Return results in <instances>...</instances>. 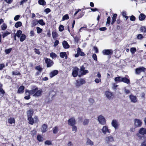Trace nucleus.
Segmentation results:
<instances>
[{
    "label": "nucleus",
    "mask_w": 146,
    "mask_h": 146,
    "mask_svg": "<svg viewBox=\"0 0 146 146\" xmlns=\"http://www.w3.org/2000/svg\"><path fill=\"white\" fill-rule=\"evenodd\" d=\"M35 69L36 70H38L40 73L41 72L42 70V68L40 66H36L35 67Z\"/></svg>",
    "instance_id": "49530a36"
},
{
    "label": "nucleus",
    "mask_w": 146,
    "mask_h": 146,
    "mask_svg": "<svg viewBox=\"0 0 146 146\" xmlns=\"http://www.w3.org/2000/svg\"><path fill=\"white\" fill-rule=\"evenodd\" d=\"M121 80L122 82H123L128 84H129L130 83L129 79L127 78L126 77H122Z\"/></svg>",
    "instance_id": "f3484780"
},
{
    "label": "nucleus",
    "mask_w": 146,
    "mask_h": 146,
    "mask_svg": "<svg viewBox=\"0 0 146 146\" xmlns=\"http://www.w3.org/2000/svg\"><path fill=\"white\" fill-rule=\"evenodd\" d=\"M38 21V23L42 26H43L45 25V23L44 22L43 19H40Z\"/></svg>",
    "instance_id": "a18cd8bd"
},
{
    "label": "nucleus",
    "mask_w": 146,
    "mask_h": 146,
    "mask_svg": "<svg viewBox=\"0 0 146 146\" xmlns=\"http://www.w3.org/2000/svg\"><path fill=\"white\" fill-rule=\"evenodd\" d=\"M82 72L81 73V75H85L89 72L88 70H85L82 71Z\"/></svg>",
    "instance_id": "603ef678"
},
{
    "label": "nucleus",
    "mask_w": 146,
    "mask_h": 146,
    "mask_svg": "<svg viewBox=\"0 0 146 146\" xmlns=\"http://www.w3.org/2000/svg\"><path fill=\"white\" fill-rule=\"evenodd\" d=\"M44 12L46 13V14H48L50 13L51 11L50 9L48 8H46L44 10Z\"/></svg>",
    "instance_id": "69168bd1"
},
{
    "label": "nucleus",
    "mask_w": 146,
    "mask_h": 146,
    "mask_svg": "<svg viewBox=\"0 0 146 146\" xmlns=\"http://www.w3.org/2000/svg\"><path fill=\"white\" fill-rule=\"evenodd\" d=\"M44 143L45 145H52V141L50 140H46L45 142H44Z\"/></svg>",
    "instance_id": "6e6d98bb"
},
{
    "label": "nucleus",
    "mask_w": 146,
    "mask_h": 146,
    "mask_svg": "<svg viewBox=\"0 0 146 146\" xmlns=\"http://www.w3.org/2000/svg\"><path fill=\"white\" fill-rule=\"evenodd\" d=\"M15 120L14 118H10L8 119V122L10 124L15 123Z\"/></svg>",
    "instance_id": "e433bc0d"
},
{
    "label": "nucleus",
    "mask_w": 146,
    "mask_h": 146,
    "mask_svg": "<svg viewBox=\"0 0 146 146\" xmlns=\"http://www.w3.org/2000/svg\"><path fill=\"white\" fill-rule=\"evenodd\" d=\"M104 55L111 56L113 53V51L112 49H104L102 51Z\"/></svg>",
    "instance_id": "423d86ee"
},
{
    "label": "nucleus",
    "mask_w": 146,
    "mask_h": 146,
    "mask_svg": "<svg viewBox=\"0 0 146 146\" xmlns=\"http://www.w3.org/2000/svg\"><path fill=\"white\" fill-rule=\"evenodd\" d=\"M86 144L87 145H90L91 146L93 145H94V142L88 138H87Z\"/></svg>",
    "instance_id": "c756f323"
},
{
    "label": "nucleus",
    "mask_w": 146,
    "mask_h": 146,
    "mask_svg": "<svg viewBox=\"0 0 146 146\" xmlns=\"http://www.w3.org/2000/svg\"><path fill=\"white\" fill-rule=\"evenodd\" d=\"M137 38L138 39L141 40L144 38V36L141 34H139L137 35Z\"/></svg>",
    "instance_id": "4d7b16f0"
},
{
    "label": "nucleus",
    "mask_w": 146,
    "mask_h": 146,
    "mask_svg": "<svg viewBox=\"0 0 146 146\" xmlns=\"http://www.w3.org/2000/svg\"><path fill=\"white\" fill-rule=\"evenodd\" d=\"M50 56L53 59H54V58H56L57 57V55L55 53L52 52L50 53Z\"/></svg>",
    "instance_id": "ea45409f"
},
{
    "label": "nucleus",
    "mask_w": 146,
    "mask_h": 146,
    "mask_svg": "<svg viewBox=\"0 0 146 146\" xmlns=\"http://www.w3.org/2000/svg\"><path fill=\"white\" fill-rule=\"evenodd\" d=\"M64 30V26L62 25H60L59 27V31L60 32Z\"/></svg>",
    "instance_id": "3c124183"
},
{
    "label": "nucleus",
    "mask_w": 146,
    "mask_h": 146,
    "mask_svg": "<svg viewBox=\"0 0 146 146\" xmlns=\"http://www.w3.org/2000/svg\"><path fill=\"white\" fill-rule=\"evenodd\" d=\"M135 128L141 127L142 124V122L141 120L138 119H135L134 120Z\"/></svg>",
    "instance_id": "20e7f679"
},
{
    "label": "nucleus",
    "mask_w": 146,
    "mask_h": 146,
    "mask_svg": "<svg viewBox=\"0 0 146 146\" xmlns=\"http://www.w3.org/2000/svg\"><path fill=\"white\" fill-rule=\"evenodd\" d=\"M52 36L54 38H56L58 36V33L56 31H53L52 33Z\"/></svg>",
    "instance_id": "473e14b6"
},
{
    "label": "nucleus",
    "mask_w": 146,
    "mask_h": 146,
    "mask_svg": "<svg viewBox=\"0 0 146 146\" xmlns=\"http://www.w3.org/2000/svg\"><path fill=\"white\" fill-rule=\"evenodd\" d=\"M62 45L63 47L65 49L68 48L70 47V46L68 43L65 40H64L62 42Z\"/></svg>",
    "instance_id": "aec40b11"
},
{
    "label": "nucleus",
    "mask_w": 146,
    "mask_h": 146,
    "mask_svg": "<svg viewBox=\"0 0 146 146\" xmlns=\"http://www.w3.org/2000/svg\"><path fill=\"white\" fill-rule=\"evenodd\" d=\"M84 10V9L83 8L81 9H78L76 11V12L74 14V16L75 17L79 12L80 11L82 10Z\"/></svg>",
    "instance_id": "13d9d810"
},
{
    "label": "nucleus",
    "mask_w": 146,
    "mask_h": 146,
    "mask_svg": "<svg viewBox=\"0 0 146 146\" xmlns=\"http://www.w3.org/2000/svg\"><path fill=\"white\" fill-rule=\"evenodd\" d=\"M58 131V127L56 126L54 127L52 129V131L54 134L57 133Z\"/></svg>",
    "instance_id": "2f4dec72"
},
{
    "label": "nucleus",
    "mask_w": 146,
    "mask_h": 146,
    "mask_svg": "<svg viewBox=\"0 0 146 146\" xmlns=\"http://www.w3.org/2000/svg\"><path fill=\"white\" fill-rule=\"evenodd\" d=\"M79 70V68L77 66L74 67L72 73V75L73 77H76L78 76V72Z\"/></svg>",
    "instance_id": "9b49d317"
},
{
    "label": "nucleus",
    "mask_w": 146,
    "mask_h": 146,
    "mask_svg": "<svg viewBox=\"0 0 146 146\" xmlns=\"http://www.w3.org/2000/svg\"><path fill=\"white\" fill-rule=\"evenodd\" d=\"M146 71V68L144 67H140L135 69V73L138 75L140 74L141 72H145Z\"/></svg>",
    "instance_id": "39448f33"
},
{
    "label": "nucleus",
    "mask_w": 146,
    "mask_h": 146,
    "mask_svg": "<svg viewBox=\"0 0 146 146\" xmlns=\"http://www.w3.org/2000/svg\"><path fill=\"white\" fill-rule=\"evenodd\" d=\"M106 141L107 143L112 142L114 141L113 137L111 136L106 137Z\"/></svg>",
    "instance_id": "a211bd4d"
},
{
    "label": "nucleus",
    "mask_w": 146,
    "mask_h": 146,
    "mask_svg": "<svg viewBox=\"0 0 146 146\" xmlns=\"http://www.w3.org/2000/svg\"><path fill=\"white\" fill-rule=\"evenodd\" d=\"M74 38L75 42H76L77 43H78L79 41H80V37L79 36H76L75 37H74L72 36Z\"/></svg>",
    "instance_id": "4c0bfd02"
},
{
    "label": "nucleus",
    "mask_w": 146,
    "mask_h": 146,
    "mask_svg": "<svg viewBox=\"0 0 146 146\" xmlns=\"http://www.w3.org/2000/svg\"><path fill=\"white\" fill-rule=\"evenodd\" d=\"M85 14V12H83L82 11L80 13H79L78 16L76 18L77 19H79L82 18L83 16Z\"/></svg>",
    "instance_id": "cd10ccee"
},
{
    "label": "nucleus",
    "mask_w": 146,
    "mask_h": 146,
    "mask_svg": "<svg viewBox=\"0 0 146 146\" xmlns=\"http://www.w3.org/2000/svg\"><path fill=\"white\" fill-rule=\"evenodd\" d=\"M146 18V16L143 13H141L139 16V20L142 21L144 20Z\"/></svg>",
    "instance_id": "5701e85b"
},
{
    "label": "nucleus",
    "mask_w": 146,
    "mask_h": 146,
    "mask_svg": "<svg viewBox=\"0 0 146 146\" xmlns=\"http://www.w3.org/2000/svg\"><path fill=\"white\" fill-rule=\"evenodd\" d=\"M60 57L62 58H64L65 56H67L65 52H62L60 53Z\"/></svg>",
    "instance_id": "37998d69"
},
{
    "label": "nucleus",
    "mask_w": 146,
    "mask_h": 146,
    "mask_svg": "<svg viewBox=\"0 0 146 146\" xmlns=\"http://www.w3.org/2000/svg\"><path fill=\"white\" fill-rule=\"evenodd\" d=\"M22 31H21L20 30H18L17 31L16 35L18 37H19L22 34Z\"/></svg>",
    "instance_id": "8fccbe9b"
},
{
    "label": "nucleus",
    "mask_w": 146,
    "mask_h": 146,
    "mask_svg": "<svg viewBox=\"0 0 146 146\" xmlns=\"http://www.w3.org/2000/svg\"><path fill=\"white\" fill-rule=\"evenodd\" d=\"M34 113L33 110L30 109L29 110L27 111V114L28 117H32Z\"/></svg>",
    "instance_id": "6ab92c4d"
},
{
    "label": "nucleus",
    "mask_w": 146,
    "mask_h": 146,
    "mask_svg": "<svg viewBox=\"0 0 146 146\" xmlns=\"http://www.w3.org/2000/svg\"><path fill=\"white\" fill-rule=\"evenodd\" d=\"M25 88L24 86L22 85L20 86L18 89L17 91V93L18 94H21L24 92Z\"/></svg>",
    "instance_id": "2eb2a0df"
},
{
    "label": "nucleus",
    "mask_w": 146,
    "mask_h": 146,
    "mask_svg": "<svg viewBox=\"0 0 146 146\" xmlns=\"http://www.w3.org/2000/svg\"><path fill=\"white\" fill-rule=\"evenodd\" d=\"M71 126L72 127V131H75V132H76L77 130V127L75 125L72 126Z\"/></svg>",
    "instance_id": "bf43d9fd"
},
{
    "label": "nucleus",
    "mask_w": 146,
    "mask_h": 146,
    "mask_svg": "<svg viewBox=\"0 0 146 146\" xmlns=\"http://www.w3.org/2000/svg\"><path fill=\"white\" fill-rule=\"evenodd\" d=\"M89 122V120L88 119H86L83 122V124L84 125H87Z\"/></svg>",
    "instance_id": "09e8293b"
},
{
    "label": "nucleus",
    "mask_w": 146,
    "mask_h": 146,
    "mask_svg": "<svg viewBox=\"0 0 146 146\" xmlns=\"http://www.w3.org/2000/svg\"><path fill=\"white\" fill-rule=\"evenodd\" d=\"M74 24H72V31H70V28L69 27L68 25L67 26V28H68V30L69 31V32L70 33V35L71 36H72V33H74V30L73 29L74 26Z\"/></svg>",
    "instance_id": "a878e982"
},
{
    "label": "nucleus",
    "mask_w": 146,
    "mask_h": 146,
    "mask_svg": "<svg viewBox=\"0 0 146 146\" xmlns=\"http://www.w3.org/2000/svg\"><path fill=\"white\" fill-rule=\"evenodd\" d=\"M69 18V17L68 14H66L64 15L62 19V21H64L66 20H68Z\"/></svg>",
    "instance_id": "79ce46f5"
},
{
    "label": "nucleus",
    "mask_w": 146,
    "mask_h": 146,
    "mask_svg": "<svg viewBox=\"0 0 146 146\" xmlns=\"http://www.w3.org/2000/svg\"><path fill=\"white\" fill-rule=\"evenodd\" d=\"M25 94L26 95H31L29 92V90L28 89H26L25 90Z\"/></svg>",
    "instance_id": "0e129e2a"
},
{
    "label": "nucleus",
    "mask_w": 146,
    "mask_h": 146,
    "mask_svg": "<svg viewBox=\"0 0 146 146\" xmlns=\"http://www.w3.org/2000/svg\"><path fill=\"white\" fill-rule=\"evenodd\" d=\"M111 124L112 126L115 129H118L119 127V124L117 121L116 119L113 120Z\"/></svg>",
    "instance_id": "0eeeda50"
},
{
    "label": "nucleus",
    "mask_w": 146,
    "mask_h": 146,
    "mask_svg": "<svg viewBox=\"0 0 146 146\" xmlns=\"http://www.w3.org/2000/svg\"><path fill=\"white\" fill-rule=\"evenodd\" d=\"M92 58L95 61H97V56L96 54L94 53L93 54Z\"/></svg>",
    "instance_id": "e2e57ef3"
},
{
    "label": "nucleus",
    "mask_w": 146,
    "mask_h": 146,
    "mask_svg": "<svg viewBox=\"0 0 146 146\" xmlns=\"http://www.w3.org/2000/svg\"><path fill=\"white\" fill-rule=\"evenodd\" d=\"M102 132L104 134H106L107 132L108 133H110V131L108 128V127L106 126H104L102 129Z\"/></svg>",
    "instance_id": "dca6fc26"
},
{
    "label": "nucleus",
    "mask_w": 146,
    "mask_h": 146,
    "mask_svg": "<svg viewBox=\"0 0 146 146\" xmlns=\"http://www.w3.org/2000/svg\"><path fill=\"white\" fill-rule=\"evenodd\" d=\"M26 38V35L24 34H22L20 37V40L21 42H23L25 39Z\"/></svg>",
    "instance_id": "f704fd0d"
},
{
    "label": "nucleus",
    "mask_w": 146,
    "mask_h": 146,
    "mask_svg": "<svg viewBox=\"0 0 146 146\" xmlns=\"http://www.w3.org/2000/svg\"><path fill=\"white\" fill-rule=\"evenodd\" d=\"M29 92L31 95H33V96L35 97H38L40 96L42 92V89L38 90L37 87L35 89L29 90Z\"/></svg>",
    "instance_id": "f257e3e1"
},
{
    "label": "nucleus",
    "mask_w": 146,
    "mask_h": 146,
    "mask_svg": "<svg viewBox=\"0 0 146 146\" xmlns=\"http://www.w3.org/2000/svg\"><path fill=\"white\" fill-rule=\"evenodd\" d=\"M130 20L132 21H134L136 19L135 17L133 15H131L130 17Z\"/></svg>",
    "instance_id": "052dcab7"
},
{
    "label": "nucleus",
    "mask_w": 146,
    "mask_h": 146,
    "mask_svg": "<svg viewBox=\"0 0 146 146\" xmlns=\"http://www.w3.org/2000/svg\"><path fill=\"white\" fill-rule=\"evenodd\" d=\"M141 146H146V139L143 141L141 144Z\"/></svg>",
    "instance_id": "774afa93"
},
{
    "label": "nucleus",
    "mask_w": 146,
    "mask_h": 146,
    "mask_svg": "<svg viewBox=\"0 0 146 146\" xmlns=\"http://www.w3.org/2000/svg\"><path fill=\"white\" fill-rule=\"evenodd\" d=\"M139 134L142 135H145L146 134V128L144 127L141 128L139 130L138 133L137 134V135L139 137H140Z\"/></svg>",
    "instance_id": "1a4fd4ad"
},
{
    "label": "nucleus",
    "mask_w": 146,
    "mask_h": 146,
    "mask_svg": "<svg viewBox=\"0 0 146 146\" xmlns=\"http://www.w3.org/2000/svg\"><path fill=\"white\" fill-rule=\"evenodd\" d=\"M1 30L3 31L5 30L7 28V25L4 23L1 26Z\"/></svg>",
    "instance_id": "a19ab883"
},
{
    "label": "nucleus",
    "mask_w": 146,
    "mask_h": 146,
    "mask_svg": "<svg viewBox=\"0 0 146 146\" xmlns=\"http://www.w3.org/2000/svg\"><path fill=\"white\" fill-rule=\"evenodd\" d=\"M117 16V14H114L112 17V21L111 22V25H113L115 21H116V17Z\"/></svg>",
    "instance_id": "412c9836"
},
{
    "label": "nucleus",
    "mask_w": 146,
    "mask_h": 146,
    "mask_svg": "<svg viewBox=\"0 0 146 146\" xmlns=\"http://www.w3.org/2000/svg\"><path fill=\"white\" fill-rule=\"evenodd\" d=\"M140 30L141 32L146 33V27L145 26H142L140 28Z\"/></svg>",
    "instance_id": "c9c22d12"
},
{
    "label": "nucleus",
    "mask_w": 146,
    "mask_h": 146,
    "mask_svg": "<svg viewBox=\"0 0 146 146\" xmlns=\"http://www.w3.org/2000/svg\"><path fill=\"white\" fill-rule=\"evenodd\" d=\"M76 121L74 117L70 118L68 120V124L70 126H73L76 124Z\"/></svg>",
    "instance_id": "6e6552de"
},
{
    "label": "nucleus",
    "mask_w": 146,
    "mask_h": 146,
    "mask_svg": "<svg viewBox=\"0 0 146 146\" xmlns=\"http://www.w3.org/2000/svg\"><path fill=\"white\" fill-rule=\"evenodd\" d=\"M98 120L100 123L102 125H105L106 123L105 118L102 115H100L98 117Z\"/></svg>",
    "instance_id": "9d476101"
},
{
    "label": "nucleus",
    "mask_w": 146,
    "mask_h": 146,
    "mask_svg": "<svg viewBox=\"0 0 146 146\" xmlns=\"http://www.w3.org/2000/svg\"><path fill=\"white\" fill-rule=\"evenodd\" d=\"M105 95L106 97L109 100L113 98V94L112 92L109 91H106L105 92Z\"/></svg>",
    "instance_id": "f8f14e48"
},
{
    "label": "nucleus",
    "mask_w": 146,
    "mask_h": 146,
    "mask_svg": "<svg viewBox=\"0 0 146 146\" xmlns=\"http://www.w3.org/2000/svg\"><path fill=\"white\" fill-rule=\"evenodd\" d=\"M48 126L46 124H43L42 126V131L43 133L45 132L46 131Z\"/></svg>",
    "instance_id": "4be33fe9"
},
{
    "label": "nucleus",
    "mask_w": 146,
    "mask_h": 146,
    "mask_svg": "<svg viewBox=\"0 0 146 146\" xmlns=\"http://www.w3.org/2000/svg\"><path fill=\"white\" fill-rule=\"evenodd\" d=\"M20 17L19 15H17L15 16L14 18V20L15 21H17Z\"/></svg>",
    "instance_id": "338daca9"
},
{
    "label": "nucleus",
    "mask_w": 146,
    "mask_h": 146,
    "mask_svg": "<svg viewBox=\"0 0 146 146\" xmlns=\"http://www.w3.org/2000/svg\"><path fill=\"white\" fill-rule=\"evenodd\" d=\"M58 73V71L57 70H53L51 71L49 74V76L50 78H52L55 76L57 75Z\"/></svg>",
    "instance_id": "4468645a"
},
{
    "label": "nucleus",
    "mask_w": 146,
    "mask_h": 146,
    "mask_svg": "<svg viewBox=\"0 0 146 146\" xmlns=\"http://www.w3.org/2000/svg\"><path fill=\"white\" fill-rule=\"evenodd\" d=\"M36 138L37 140L39 142H42L44 140V138L40 134H38L37 135Z\"/></svg>",
    "instance_id": "c85d7f7f"
},
{
    "label": "nucleus",
    "mask_w": 146,
    "mask_h": 146,
    "mask_svg": "<svg viewBox=\"0 0 146 146\" xmlns=\"http://www.w3.org/2000/svg\"><path fill=\"white\" fill-rule=\"evenodd\" d=\"M28 119L29 121V124L32 125L34 123V121L33 119L32 118V117H28Z\"/></svg>",
    "instance_id": "bb28decb"
},
{
    "label": "nucleus",
    "mask_w": 146,
    "mask_h": 146,
    "mask_svg": "<svg viewBox=\"0 0 146 146\" xmlns=\"http://www.w3.org/2000/svg\"><path fill=\"white\" fill-rule=\"evenodd\" d=\"M76 82L75 85L76 87L77 88L79 87L86 83L85 80L84 78H81L80 80H77Z\"/></svg>",
    "instance_id": "f03ea898"
},
{
    "label": "nucleus",
    "mask_w": 146,
    "mask_h": 146,
    "mask_svg": "<svg viewBox=\"0 0 146 146\" xmlns=\"http://www.w3.org/2000/svg\"><path fill=\"white\" fill-rule=\"evenodd\" d=\"M37 131L36 130H33L31 132V135L33 137L34 135L36 133Z\"/></svg>",
    "instance_id": "680f3d73"
},
{
    "label": "nucleus",
    "mask_w": 146,
    "mask_h": 146,
    "mask_svg": "<svg viewBox=\"0 0 146 146\" xmlns=\"http://www.w3.org/2000/svg\"><path fill=\"white\" fill-rule=\"evenodd\" d=\"M44 59L45 60V62L46 64V66L47 68H49L52 66L54 64V62L50 59L47 58H45Z\"/></svg>",
    "instance_id": "7ed1b4c3"
},
{
    "label": "nucleus",
    "mask_w": 146,
    "mask_h": 146,
    "mask_svg": "<svg viewBox=\"0 0 146 146\" xmlns=\"http://www.w3.org/2000/svg\"><path fill=\"white\" fill-rule=\"evenodd\" d=\"M38 2L39 4L43 6L46 5V2L44 0H39Z\"/></svg>",
    "instance_id": "7c9ffc66"
},
{
    "label": "nucleus",
    "mask_w": 146,
    "mask_h": 146,
    "mask_svg": "<svg viewBox=\"0 0 146 146\" xmlns=\"http://www.w3.org/2000/svg\"><path fill=\"white\" fill-rule=\"evenodd\" d=\"M38 23V21L37 20H33L32 24V27H34Z\"/></svg>",
    "instance_id": "58836bf2"
},
{
    "label": "nucleus",
    "mask_w": 146,
    "mask_h": 146,
    "mask_svg": "<svg viewBox=\"0 0 146 146\" xmlns=\"http://www.w3.org/2000/svg\"><path fill=\"white\" fill-rule=\"evenodd\" d=\"M111 18L110 16H108L107 19L106 25L109 26L110 24Z\"/></svg>",
    "instance_id": "de8ad7c7"
},
{
    "label": "nucleus",
    "mask_w": 146,
    "mask_h": 146,
    "mask_svg": "<svg viewBox=\"0 0 146 146\" xmlns=\"http://www.w3.org/2000/svg\"><path fill=\"white\" fill-rule=\"evenodd\" d=\"M12 50V48L6 49L5 50V52L6 54H8L10 53Z\"/></svg>",
    "instance_id": "c03bdc74"
},
{
    "label": "nucleus",
    "mask_w": 146,
    "mask_h": 146,
    "mask_svg": "<svg viewBox=\"0 0 146 146\" xmlns=\"http://www.w3.org/2000/svg\"><path fill=\"white\" fill-rule=\"evenodd\" d=\"M129 98L131 102L134 103H136L137 101V97L131 94L129 96Z\"/></svg>",
    "instance_id": "ddd939ff"
},
{
    "label": "nucleus",
    "mask_w": 146,
    "mask_h": 146,
    "mask_svg": "<svg viewBox=\"0 0 146 146\" xmlns=\"http://www.w3.org/2000/svg\"><path fill=\"white\" fill-rule=\"evenodd\" d=\"M122 77L120 76L115 77L114 78L115 81L117 82H122L121 80L122 79Z\"/></svg>",
    "instance_id": "b1692460"
},
{
    "label": "nucleus",
    "mask_w": 146,
    "mask_h": 146,
    "mask_svg": "<svg viewBox=\"0 0 146 146\" xmlns=\"http://www.w3.org/2000/svg\"><path fill=\"white\" fill-rule=\"evenodd\" d=\"M1 33H3L2 36L3 38H4L5 37L7 36L8 35H10L11 34L10 32H9L7 31H6L5 32H2Z\"/></svg>",
    "instance_id": "393cba45"
},
{
    "label": "nucleus",
    "mask_w": 146,
    "mask_h": 146,
    "mask_svg": "<svg viewBox=\"0 0 146 146\" xmlns=\"http://www.w3.org/2000/svg\"><path fill=\"white\" fill-rule=\"evenodd\" d=\"M22 25V23L21 21H18L16 22L15 25V27L16 28H18L19 27H21Z\"/></svg>",
    "instance_id": "72a5a7b5"
},
{
    "label": "nucleus",
    "mask_w": 146,
    "mask_h": 146,
    "mask_svg": "<svg viewBox=\"0 0 146 146\" xmlns=\"http://www.w3.org/2000/svg\"><path fill=\"white\" fill-rule=\"evenodd\" d=\"M130 51L132 54H133L136 51V49L135 48L132 47L131 48Z\"/></svg>",
    "instance_id": "864d4df0"
},
{
    "label": "nucleus",
    "mask_w": 146,
    "mask_h": 146,
    "mask_svg": "<svg viewBox=\"0 0 146 146\" xmlns=\"http://www.w3.org/2000/svg\"><path fill=\"white\" fill-rule=\"evenodd\" d=\"M36 29L37 30V33L38 34H39L41 33V32L42 31V29L39 27H36Z\"/></svg>",
    "instance_id": "5fc2aeb1"
}]
</instances>
